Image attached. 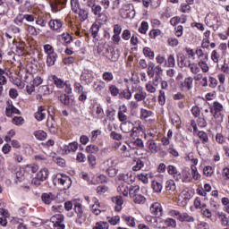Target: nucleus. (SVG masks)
<instances>
[{"label": "nucleus", "instance_id": "16", "mask_svg": "<svg viewBox=\"0 0 229 229\" xmlns=\"http://www.w3.org/2000/svg\"><path fill=\"white\" fill-rule=\"evenodd\" d=\"M81 81H83L85 85H90L94 81V75L90 72H83L80 78Z\"/></svg>", "mask_w": 229, "mask_h": 229}, {"label": "nucleus", "instance_id": "29", "mask_svg": "<svg viewBox=\"0 0 229 229\" xmlns=\"http://www.w3.org/2000/svg\"><path fill=\"white\" fill-rule=\"evenodd\" d=\"M165 189L167 192H176V182H174V180H167L165 184Z\"/></svg>", "mask_w": 229, "mask_h": 229}, {"label": "nucleus", "instance_id": "45", "mask_svg": "<svg viewBox=\"0 0 229 229\" xmlns=\"http://www.w3.org/2000/svg\"><path fill=\"white\" fill-rule=\"evenodd\" d=\"M191 64V61L187 60L185 57H180V59H178V65L181 69H183V67L189 68Z\"/></svg>", "mask_w": 229, "mask_h": 229}, {"label": "nucleus", "instance_id": "56", "mask_svg": "<svg viewBox=\"0 0 229 229\" xmlns=\"http://www.w3.org/2000/svg\"><path fill=\"white\" fill-rule=\"evenodd\" d=\"M25 169H26L27 173H32L33 174H35V173H37V171H38V165L36 164L27 165L25 166Z\"/></svg>", "mask_w": 229, "mask_h": 229}, {"label": "nucleus", "instance_id": "4", "mask_svg": "<svg viewBox=\"0 0 229 229\" xmlns=\"http://www.w3.org/2000/svg\"><path fill=\"white\" fill-rule=\"evenodd\" d=\"M49 176V169L47 167L41 168L31 180L32 185L36 187H40L42 185V182H46Z\"/></svg>", "mask_w": 229, "mask_h": 229}, {"label": "nucleus", "instance_id": "21", "mask_svg": "<svg viewBox=\"0 0 229 229\" xmlns=\"http://www.w3.org/2000/svg\"><path fill=\"white\" fill-rule=\"evenodd\" d=\"M92 201L94 204L91 207V212L95 216H99V214H101V212H103V209H101V204L99 203V201L98 200L97 198H93Z\"/></svg>", "mask_w": 229, "mask_h": 229}, {"label": "nucleus", "instance_id": "22", "mask_svg": "<svg viewBox=\"0 0 229 229\" xmlns=\"http://www.w3.org/2000/svg\"><path fill=\"white\" fill-rule=\"evenodd\" d=\"M146 221L150 226H152V228H160V218H157L156 216H147Z\"/></svg>", "mask_w": 229, "mask_h": 229}, {"label": "nucleus", "instance_id": "63", "mask_svg": "<svg viewBox=\"0 0 229 229\" xmlns=\"http://www.w3.org/2000/svg\"><path fill=\"white\" fill-rule=\"evenodd\" d=\"M43 49L45 54L47 55H52L55 52V48L53 47V46H51L50 44H46L43 46Z\"/></svg>", "mask_w": 229, "mask_h": 229}, {"label": "nucleus", "instance_id": "55", "mask_svg": "<svg viewBox=\"0 0 229 229\" xmlns=\"http://www.w3.org/2000/svg\"><path fill=\"white\" fill-rule=\"evenodd\" d=\"M109 92H110L111 96H113V98H117V96H119V93L121 92V90L115 85H110Z\"/></svg>", "mask_w": 229, "mask_h": 229}, {"label": "nucleus", "instance_id": "41", "mask_svg": "<svg viewBox=\"0 0 229 229\" xmlns=\"http://www.w3.org/2000/svg\"><path fill=\"white\" fill-rule=\"evenodd\" d=\"M207 60L206 59H201L198 64L199 69H201L202 72H208V71H210V68L208 67V64H207Z\"/></svg>", "mask_w": 229, "mask_h": 229}, {"label": "nucleus", "instance_id": "17", "mask_svg": "<svg viewBox=\"0 0 229 229\" xmlns=\"http://www.w3.org/2000/svg\"><path fill=\"white\" fill-rule=\"evenodd\" d=\"M46 115H47V109H46V106H38V111L35 113V119H37V121H44Z\"/></svg>", "mask_w": 229, "mask_h": 229}, {"label": "nucleus", "instance_id": "37", "mask_svg": "<svg viewBox=\"0 0 229 229\" xmlns=\"http://www.w3.org/2000/svg\"><path fill=\"white\" fill-rule=\"evenodd\" d=\"M140 191V187L136 185V186H130L129 187V196L130 198L133 199L136 196H139V192Z\"/></svg>", "mask_w": 229, "mask_h": 229}, {"label": "nucleus", "instance_id": "20", "mask_svg": "<svg viewBox=\"0 0 229 229\" xmlns=\"http://www.w3.org/2000/svg\"><path fill=\"white\" fill-rule=\"evenodd\" d=\"M128 146L131 149H142L144 148V141L138 138L130 141Z\"/></svg>", "mask_w": 229, "mask_h": 229}, {"label": "nucleus", "instance_id": "10", "mask_svg": "<svg viewBox=\"0 0 229 229\" xmlns=\"http://www.w3.org/2000/svg\"><path fill=\"white\" fill-rule=\"evenodd\" d=\"M146 146L152 155H157L162 145L160 143H157V141H155L153 139H148L147 140Z\"/></svg>", "mask_w": 229, "mask_h": 229}, {"label": "nucleus", "instance_id": "33", "mask_svg": "<svg viewBox=\"0 0 229 229\" xmlns=\"http://www.w3.org/2000/svg\"><path fill=\"white\" fill-rule=\"evenodd\" d=\"M117 192H119V194H123V196H128L130 187H128V184L122 182L117 188Z\"/></svg>", "mask_w": 229, "mask_h": 229}, {"label": "nucleus", "instance_id": "6", "mask_svg": "<svg viewBox=\"0 0 229 229\" xmlns=\"http://www.w3.org/2000/svg\"><path fill=\"white\" fill-rule=\"evenodd\" d=\"M120 15L123 19H134L135 7L131 4H124L120 9Z\"/></svg>", "mask_w": 229, "mask_h": 229}, {"label": "nucleus", "instance_id": "31", "mask_svg": "<svg viewBox=\"0 0 229 229\" xmlns=\"http://www.w3.org/2000/svg\"><path fill=\"white\" fill-rule=\"evenodd\" d=\"M178 221L181 223H194L195 219L192 216H190L188 213L181 214L180 217H177Z\"/></svg>", "mask_w": 229, "mask_h": 229}, {"label": "nucleus", "instance_id": "46", "mask_svg": "<svg viewBox=\"0 0 229 229\" xmlns=\"http://www.w3.org/2000/svg\"><path fill=\"white\" fill-rule=\"evenodd\" d=\"M189 69L191 74H195V75L201 72L199 65L196 63H191Z\"/></svg>", "mask_w": 229, "mask_h": 229}, {"label": "nucleus", "instance_id": "2", "mask_svg": "<svg viewBox=\"0 0 229 229\" xmlns=\"http://www.w3.org/2000/svg\"><path fill=\"white\" fill-rule=\"evenodd\" d=\"M50 81L55 85L57 89H64L66 94H72V87L71 86V81H64L58 78L56 75L50 76Z\"/></svg>", "mask_w": 229, "mask_h": 229}, {"label": "nucleus", "instance_id": "35", "mask_svg": "<svg viewBox=\"0 0 229 229\" xmlns=\"http://www.w3.org/2000/svg\"><path fill=\"white\" fill-rule=\"evenodd\" d=\"M151 187L154 192H157V194H160V192H162V189H164L162 182L155 180L151 182Z\"/></svg>", "mask_w": 229, "mask_h": 229}, {"label": "nucleus", "instance_id": "7", "mask_svg": "<svg viewBox=\"0 0 229 229\" xmlns=\"http://www.w3.org/2000/svg\"><path fill=\"white\" fill-rule=\"evenodd\" d=\"M117 164H119V159L117 157H110L103 161L100 164L101 171H108V169H112L113 167H116Z\"/></svg>", "mask_w": 229, "mask_h": 229}, {"label": "nucleus", "instance_id": "26", "mask_svg": "<svg viewBox=\"0 0 229 229\" xmlns=\"http://www.w3.org/2000/svg\"><path fill=\"white\" fill-rule=\"evenodd\" d=\"M64 151H65L66 154L76 153V151H78V142L73 141L72 143H69V145H65L64 147Z\"/></svg>", "mask_w": 229, "mask_h": 229}, {"label": "nucleus", "instance_id": "64", "mask_svg": "<svg viewBox=\"0 0 229 229\" xmlns=\"http://www.w3.org/2000/svg\"><path fill=\"white\" fill-rule=\"evenodd\" d=\"M144 167V162L140 159L136 160V164L132 166V171H140Z\"/></svg>", "mask_w": 229, "mask_h": 229}, {"label": "nucleus", "instance_id": "49", "mask_svg": "<svg viewBox=\"0 0 229 229\" xmlns=\"http://www.w3.org/2000/svg\"><path fill=\"white\" fill-rule=\"evenodd\" d=\"M122 219L127 223L128 226H135V218L133 216L123 215L122 216Z\"/></svg>", "mask_w": 229, "mask_h": 229}, {"label": "nucleus", "instance_id": "57", "mask_svg": "<svg viewBox=\"0 0 229 229\" xmlns=\"http://www.w3.org/2000/svg\"><path fill=\"white\" fill-rule=\"evenodd\" d=\"M102 80H104V81H106V83H110V81L114 80V74L110 72H105L102 74Z\"/></svg>", "mask_w": 229, "mask_h": 229}, {"label": "nucleus", "instance_id": "11", "mask_svg": "<svg viewBox=\"0 0 229 229\" xmlns=\"http://www.w3.org/2000/svg\"><path fill=\"white\" fill-rule=\"evenodd\" d=\"M87 6H89V8H91V13H93V15H95V17H98V15L103 13V7H101V5L99 4H97L94 0H88Z\"/></svg>", "mask_w": 229, "mask_h": 229}, {"label": "nucleus", "instance_id": "19", "mask_svg": "<svg viewBox=\"0 0 229 229\" xmlns=\"http://www.w3.org/2000/svg\"><path fill=\"white\" fill-rule=\"evenodd\" d=\"M112 201L113 203H114V210L116 212H121V210H123V203H124L123 197L121 196L113 197Z\"/></svg>", "mask_w": 229, "mask_h": 229}, {"label": "nucleus", "instance_id": "15", "mask_svg": "<svg viewBox=\"0 0 229 229\" xmlns=\"http://www.w3.org/2000/svg\"><path fill=\"white\" fill-rule=\"evenodd\" d=\"M193 83H194V79H192V77L185 78L184 81L181 82L182 90H184V91L192 90V87H194Z\"/></svg>", "mask_w": 229, "mask_h": 229}, {"label": "nucleus", "instance_id": "60", "mask_svg": "<svg viewBox=\"0 0 229 229\" xmlns=\"http://www.w3.org/2000/svg\"><path fill=\"white\" fill-rule=\"evenodd\" d=\"M191 176L193 180H200L201 174L198 172V168L195 165H191Z\"/></svg>", "mask_w": 229, "mask_h": 229}, {"label": "nucleus", "instance_id": "30", "mask_svg": "<svg viewBox=\"0 0 229 229\" xmlns=\"http://www.w3.org/2000/svg\"><path fill=\"white\" fill-rule=\"evenodd\" d=\"M53 90H55V88L49 85H43L38 88V92L44 96H49V94H53Z\"/></svg>", "mask_w": 229, "mask_h": 229}, {"label": "nucleus", "instance_id": "51", "mask_svg": "<svg viewBox=\"0 0 229 229\" xmlns=\"http://www.w3.org/2000/svg\"><path fill=\"white\" fill-rule=\"evenodd\" d=\"M138 178L142 183H149V178H151V174H139Z\"/></svg>", "mask_w": 229, "mask_h": 229}, {"label": "nucleus", "instance_id": "34", "mask_svg": "<svg viewBox=\"0 0 229 229\" xmlns=\"http://www.w3.org/2000/svg\"><path fill=\"white\" fill-rule=\"evenodd\" d=\"M119 180H122L123 182H124V183H132V182H134L133 179V175H131V173H128V174H119Z\"/></svg>", "mask_w": 229, "mask_h": 229}, {"label": "nucleus", "instance_id": "32", "mask_svg": "<svg viewBox=\"0 0 229 229\" xmlns=\"http://www.w3.org/2000/svg\"><path fill=\"white\" fill-rule=\"evenodd\" d=\"M15 183H21V182H24L25 176H24V170L18 169L16 173L13 175Z\"/></svg>", "mask_w": 229, "mask_h": 229}, {"label": "nucleus", "instance_id": "43", "mask_svg": "<svg viewBox=\"0 0 229 229\" xmlns=\"http://www.w3.org/2000/svg\"><path fill=\"white\" fill-rule=\"evenodd\" d=\"M143 55L147 58H149V60H154L155 59V52L151 50V48L145 47L143 48Z\"/></svg>", "mask_w": 229, "mask_h": 229}, {"label": "nucleus", "instance_id": "28", "mask_svg": "<svg viewBox=\"0 0 229 229\" xmlns=\"http://www.w3.org/2000/svg\"><path fill=\"white\" fill-rule=\"evenodd\" d=\"M133 126V123L131 121L123 122L120 124V130L123 133H130L131 131V127Z\"/></svg>", "mask_w": 229, "mask_h": 229}, {"label": "nucleus", "instance_id": "42", "mask_svg": "<svg viewBox=\"0 0 229 229\" xmlns=\"http://www.w3.org/2000/svg\"><path fill=\"white\" fill-rule=\"evenodd\" d=\"M146 98H148V93H146L144 89H141L138 93L134 94V99H136V101H144Z\"/></svg>", "mask_w": 229, "mask_h": 229}, {"label": "nucleus", "instance_id": "13", "mask_svg": "<svg viewBox=\"0 0 229 229\" xmlns=\"http://www.w3.org/2000/svg\"><path fill=\"white\" fill-rule=\"evenodd\" d=\"M128 107L125 105H122L119 106L118 110V120L120 123L128 122Z\"/></svg>", "mask_w": 229, "mask_h": 229}, {"label": "nucleus", "instance_id": "12", "mask_svg": "<svg viewBox=\"0 0 229 229\" xmlns=\"http://www.w3.org/2000/svg\"><path fill=\"white\" fill-rule=\"evenodd\" d=\"M47 126L52 135H56L58 133V123H56V121H55L53 116L47 120Z\"/></svg>", "mask_w": 229, "mask_h": 229}, {"label": "nucleus", "instance_id": "58", "mask_svg": "<svg viewBox=\"0 0 229 229\" xmlns=\"http://www.w3.org/2000/svg\"><path fill=\"white\" fill-rule=\"evenodd\" d=\"M109 226L110 225H108L107 222L100 221L95 224V226H93V229H108Z\"/></svg>", "mask_w": 229, "mask_h": 229}, {"label": "nucleus", "instance_id": "53", "mask_svg": "<svg viewBox=\"0 0 229 229\" xmlns=\"http://www.w3.org/2000/svg\"><path fill=\"white\" fill-rule=\"evenodd\" d=\"M195 55H197L199 60L208 61V54L203 53V50L201 48H198L195 52Z\"/></svg>", "mask_w": 229, "mask_h": 229}, {"label": "nucleus", "instance_id": "36", "mask_svg": "<svg viewBox=\"0 0 229 229\" xmlns=\"http://www.w3.org/2000/svg\"><path fill=\"white\" fill-rule=\"evenodd\" d=\"M106 87V83L103 81H98L97 82H94L93 84V88L95 91L98 92V94H100V92H102Z\"/></svg>", "mask_w": 229, "mask_h": 229}, {"label": "nucleus", "instance_id": "48", "mask_svg": "<svg viewBox=\"0 0 229 229\" xmlns=\"http://www.w3.org/2000/svg\"><path fill=\"white\" fill-rule=\"evenodd\" d=\"M156 65L153 63H149L147 70V74L148 78H155V69Z\"/></svg>", "mask_w": 229, "mask_h": 229}, {"label": "nucleus", "instance_id": "5", "mask_svg": "<svg viewBox=\"0 0 229 229\" xmlns=\"http://www.w3.org/2000/svg\"><path fill=\"white\" fill-rule=\"evenodd\" d=\"M210 110V114H212L214 119H217V121H219V123H221L223 121V104L219 103L218 101H215L213 102V106L212 107L209 108Z\"/></svg>", "mask_w": 229, "mask_h": 229}, {"label": "nucleus", "instance_id": "1", "mask_svg": "<svg viewBox=\"0 0 229 229\" xmlns=\"http://www.w3.org/2000/svg\"><path fill=\"white\" fill-rule=\"evenodd\" d=\"M52 182L55 187H60V185H62L65 191H67V189H71V185H72V180H71V177L64 174H54L52 176Z\"/></svg>", "mask_w": 229, "mask_h": 229}, {"label": "nucleus", "instance_id": "39", "mask_svg": "<svg viewBox=\"0 0 229 229\" xmlns=\"http://www.w3.org/2000/svg\"><path fill=\"white\" fill-rule=\"evenodd\" d=\"M71 6L74 13H79V15H81L82 11L80 9V3H78V0H71Z\"/></svg>", "mask_w": 229, "mask_h": 229}, {"label": "nucleus", "instance_id": "47", "mask_svg": "<svg viewBox=\"0 0 229 229\" xmlns=\"http://www.w3.org/2000/svg\"><path fill=\"white\" fill-rule=\"evenodd\" d=\"M165 65L166 67H175L176 66V59H174V55H168Z\"/></svg>", "mask_w": 229, "mask_h": 229}, {"label": "nucleus", "instance_id": "50", "mask_svg": "<svg viewBox=\"0 0 229 229\" xmlns=\"http://www.w3.org/2000/svg\"><path fill=\"white\" fill-rule=\"evenodd\" d=\"M86 151L88 153H90V155H94V154L99 152V147H98L97 145H94V144L88 145L86 147Z\"/></svg>", "mask_w": 229, "mask_h": 229}, {"label": "nucleus", "instance_id": "59", "mask_svg": "<svg viewBox=\"0 0 229 229\" xmlns=\"http://www.w3.org/2000/svg\"><path fill=\"white\" fill-rule=\"evenodd\" d=\"M153 115V112L141 108L140 109V119H148V117H151Z\"/></svg>", "mask_w": 229, "mask_h": 229}, {"label": "nucleus", "instance_id": "9", "mask_svg": "<svg viewBox=\"0 0 229 229\" xmlns=\"http://www.w3.org/2000/svg\"><path fill=\"white\" fill-rule=\"evenodd\" d=\"M48 26L53 31H55L56 33H61L64 28V21L59 19L50 20V21L48 22Z\"/></svg>", "mask_w": 229, "mask_h": 229}, {"label": "nucleus", "instance_id": "52", "mask_svg": "<svg viewBox=\"0 0 229 229\" xmlns=\"http://www.w3.org/2000/svg\"><path fill=\"white\" fill-rule=\"evenodd\" d=\"M99 25H98L97 23H93L91 28L89 29V31L91 33V37H93V38H96V37H98V33H99Z\"/></svg>", "mask_w": 229, "mask_h": 229}, {"label": "nucleus", "instance_id": "3", "mask_svg": "<svg viewBox=\"0 0 229 229\" xmlns=\"http://www.w3.org/2000/svg\"><path fill=\"white\" fill-rule=\"evenodd\" d=\"M73 210L77 215L75 223L77 225H81L82 223H85L87 221V213H85V207L82 206L80 202H75L73 204Z\"/></svg>", "mask_w": 229, "mask_h": 229}, {"label": "nucleus", "instance_id": "18", "mask_svg": "<svg viewBox=\"0 0 229 229\" xmlns=\"http://www.w3.org/2000/svg\"><path fill=\"white\" fill-rule=\"evenodd\" d=\"M192 196H194V190L186 188L182 191L181 198H182L184 205H187V202L189 199H191Z\"/></svg>", "mask_w": 229, "mask_h": 229}, {"label": "nucleus", "instance_id": "14", "mask_svg": "<svg viewBox=\"0 0 229 229\" xmlns=\"http://www.w3.org/2000/svg\"><path fill=\"white\" fill-rule=\"evenodd\" d=\"M157 87H158V79L154 78L152 81H149L146 85L145 89L149 94H155L157 92Z\"/></svg>", "mask_w": 229, "mask_h": 229}, {"label": "nucleus", "instance_id": "24", "mask_svg": "<svg viewBox=\"0 0 229 229\" xmlns=\"http://www.w3.org/2000/svg\"><path fill=\"white\" fill-rule=\"evenodd\" d=\"M41 199L46 205H51V202L56 199V196L51 192L43 193L41 196Z\"/></svg>", "mask_w": 229, "mask_h": 229}, {"label": "nucleus", "instance_id": "54", "mask_svg": "<svg viewBox=\"0 0 229 229\" xmlns=\"http://www.w3.org/2000/svg\"><path fill=\"white\" fill-rule=\"evenodd\" d=\"M157 101H158V104L161 106H164V105H165V91L164 90H159V95L157 97Z\"/></svg>", "mask_w": 229, "mask_h": 229}, {"label": "nucleus", "instance_id": "27", "mask_svg": "<svg viewBox=\"0 0 229 229\" xmlns=\"http://www.w3.org/2000/svg\"><path fill=\"white\" fill-rule=\"evenodd\" d=\"M150 212L154 216H162V205L158 202L153 203L150 206Z\"/></svg>", "mask_w": 229, "mask_h": 229}, {"label": "nucleus", "instance_id": "8", "mask_svg": "<svg viewBox=\"0 0 229 229\" xmlns=\"http://www.w3.org/2000/svg\"><path fill=\"white\" fill-rule=\"evenodd\" d=\"M65 217L62 214L54 215L50 221L53 223L55 229H65V224H64V220Z\"/></svg>", "mask_w": 229, "mask_h": 229}, {"label": "nucleus", "instance_id": "25", "mask_svg": "<svg viewBox=\"0 0 229 229\" xmlns=\"http://www.w3.org/2000/svg\"><path fill=\"white\" fill-rule=\"evenodd\" d=\"M58 59V54L54 52L53 54L47 55V67H53L55 64H56V60Z\"/></svg>", "mask_w": 229, "mask_h": 229}, {"label": "nucleus", "instance_id": "23", "mask_svg": "<svg viewBox=\"0 0 229 229\" xmlns=\"http://www.w3.org/2000/svg\"><path fill=\"white\" fill-rule=\"evenodd\" d=\"M66 4H67V0H55V2H52L50 4V6L51 8H53V10H55V12H58L62 10V8H64V6H65Z\"/></svg>", "mask_w": 229, "mask_h": 229}, {"label": "nucleus", "instance_id": "38", "mask_svg": "<svg viewBox=\"0 0 229 229\" xmlns=\"http://www.w3.org/2000/svg\"><path fill=\"white\" fill-rule=\"evenodd\" d=\"M166 151L168 155H172L174 158H178V157H180V153H178V150L174 148V144L169 145V147L166 148Z\"/></svg>", "mask_w": 229, "mask_h": 229}, {"label": "nucleus", "instance_id": "40", "mask_svg": "<svg viewBox=\"0 0 229 229\" xmlns=\"http://www.w3.org/2000/svg\"><path fill=\"white\" fill-rule=\"evenodd\" d=\"M217 216L219 220L221 221L222 226H228L229 221H228V216H226V214L223 212H218Z\"/></svg>", "mask_w": 229, "mask_h": 229}, {"label": "nucleus", "instance_id": "61", "mask_svg": "<svg viewBox=\"0 0 229 229\" xmlns=\"http://www.w3.org/2000/svg\"><path fill=\"white\" fill-rule=\"evenodd\" d=\"M198 137L202 140V144H207V142H208V135L207 132L200 131L198 132Z\"/></svg>", "mask_w": 229, "mask_h": 229}, {"label": "nucleus", "instance_id": "62", "mask_svg": "<svg viewBox=\"0 0 229 229\" xmlns=\"http://www.w3.org/2000/svg\"><path fill=\"white\" fill-rule=\"evenodd\" d=\"M165 226H168L169 228H176V220L173 218H166L164 221Z\"/></svg>", "mask_w": 229, "mask_h": 229}, {"label": "nucleus", "instance_id": "44", "mask_svg": "<svg viewBox=\"0 0 229 229\" xmlns=\"http://www.w3.org/2000/svg\"><path fill=\"white\" fill-rule=\"evenodd\" d=\"M34 136L36 139H38V140H46L47 138V133L42 130H39L34 132Z\"/></svg>", "mask_w": 229, "mask_h": 229}]
</instances>
